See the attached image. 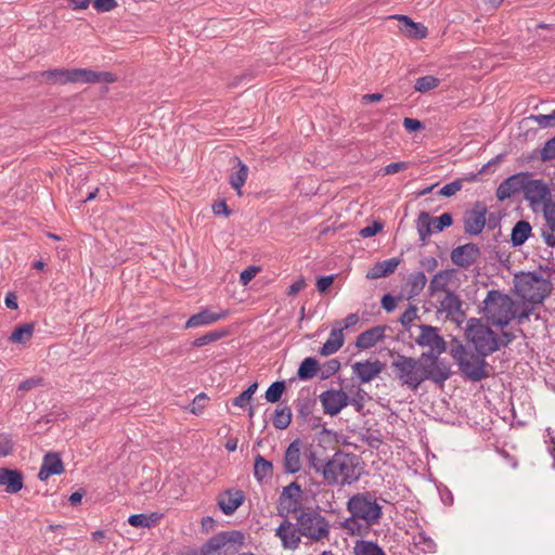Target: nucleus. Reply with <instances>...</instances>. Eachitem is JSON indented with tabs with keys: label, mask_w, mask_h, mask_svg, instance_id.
I'll return each instance as SVG.
<instances>
[{
	"label": "nucleus",
	"mask_w": 555,
	"mask_h": 555,
	"mask_svg": "<svg viewBox=\"0 0 555 555\" xmlns=\"http://www.w3.org/2000/svg\"><path fill=\"white\" fill-rule=\"evenodd\" d=\"M391 367L396 379L401 386H406L411 390H416L421 384L430 379L437 384H443L450 376L449 366L440 359L420 357L418 359L398 354Z\"/></svg>",
	"instance_id": "obj_1"
},
{
	"label": "nucleus",
	"mask_w": 555,
	"mask_h": 555,
	"mask_svg": "<svg viewBox=\"0 0 555 555\" xmlns=\"http://www.w3.org/2000/svg\"><path fill=\"white\" fill-rule=\"evenodd\" d=\"M347 511L350 517L343 521L341 528L350 535H366L383 516L377 499L369 492L352 495L347 502Z\"/></svg>",
	"instance_id": "obj_2"
},
{
	"label": "nucleus",
	"mask_w": 555,
	"mask_h": 555,
	"mask_svg": "<svg viewBox=\"0 0 555 555\" xmlns=\"http://www.w3.org/2000/svg\"><path fill=\"white\" fill-rule=\"evenodd\" d=\"M310 467L331 486L351 485L361 475L358 457L344 452H336L325 463H322L314 453H310Z\"/></svg>",
	"instance_id": "obj_3"
},
{
	"label": "nucleus",
	"mask_w": 555,
	"mask_h": 555,
	"mask_svg": "<svg viewBox=\"0 0 555 555\" xmlns=\"http://www.w3.org/2000/svg\"><path fill=\"white\" fill-rule=\"evenodd\" d=\"M466 338L479 356L487 357L495 352L500 346L509 344L514 335L503 332L499 337L481 319L474 318L467 322Z\"/></svg>",
	"instance_id": "obj_4"
},
{
	"label": "nucleus",
	"mask_w": 555,
	"mask_h": 555,
	"mask_svg": "<svg viewBox=\"0 0 555 555\" xmlns=\"http://www.w3.org/2000/svg\"><path fill=\"white\" fill-rule=\"evenodd\" d=\"M517 308L512 297L496 289L489 291L482 301V313L487 322L501 328L516 318Z\"/></svg>",
	"instance_id": "obj_5"
},
{
	"label": "nucleus",
	"mask_w": 555,
	"mask_h": 555,
	"mask_svg": "<svg viewBox=\"0 0 555 555\" xmlns=\"http://www.w3.org/2000/svg\"><path fill=\"white\" fill-rule=\"evenodd\" d=\"M515 291L519 297L531 304H540L551 291L550 282L533 273L515 276Z\"/></svg>",
	"instance_id": "obj_6"
},
{
	"label": "nucleus",
	"mask_w": 555,
	"mask_h": 555,
	"mask_svg": "<svg viewBox=\"0 0 555 555\" xmlns=\"http://www.w3.org/2000/svg\"><path fill=\"white\" fill-rule=\"evenodd\" d=\"M245 537L240 531L221 532L203 547L202 555H233L243 545Z\"/></svg>",
	"instance_id": "obj_7"
},
{
	"label": "nucleus",
	"mask_w": 555,
	"mask_h": 555,
	"mask_svg": "<svg viewBox=\"0 0 555 555\" xmlns=\"http://www.w3.org/2000/svg\"><path fill=\"white\" fill-rule=\"evenodd\" d=\"M522 193L524 198L534 211L544 209L545 205L553 202L548 184L543 179H533L529 172L525 179Z\"/></svg>",
	"instance_id": "obj_8"
},
{
	"label": "nucleus",
	"mask_w": 555,
	"mask_h": 555,
	"mask_svg": "<svg viewBox=\"0 0 555 555\" xmlns=\"http://www.w3.org/2000/svg\"><path fill=\"white\" fill-rule=\"evenodd\" d=\"M452 357L469 379L478 382L488 376L485 360L479 356L467 352L462 346L452 350Z\"/></svg>",
	"instance_id": "obj_9"
},
{
	"label": "nucleus",
	"mask_w": 555,
	"mask_h": 555,
	"mask_svg": "<svg viewBox=\"0 0 555 555\" xmlns=\"http://www.w3.org/2000/svg\"><path fill=\"white\" fill-rule=\"evenodd\" d=\"M416 344L421 347L428 348V352H424L421 356L427 358L428 362H431L433 358L439 359V356L443 353L447 348V344L439 334L438 328L430 325H420V335L416 338Z\"/></svg>",
	"instance_id": "obj_10"
},
{
	"label": "nucleus",
	"mask_w": 555,
	"mask_h": 555,
	"mask_svg": "<svg viewBox=\"0 0 555 555\" xmlns=\"http://www.w3.org/2000/svg\"><path fill=\"white\" fill-rule=\"evenodd\" d=\"M310 453H313L311 447L304 441L296 439L287 447L283 466L288 474H296L302 468L304 459L310 462Z\"/></svg>",
	"instance_id": "obj_11"
},
{
	"label": "nucleus",
	"mask_w": 555,
	"mask_h": 555,
	"mask_svg": "<svg viewBox=\"0 0 555 555\" xmlns=\"http://www.w3.org/2000/svg\"><path fill=\"white\" fill-rule=\"evenodd\" d=\"M452 221V216L449 212L433 218L428 212L422 211L416 220V228L421 241L426 242L428 236L434 232H441L444 228L450 227Z\"/></svg>",
	"instance_id": "obj_12"
},
{
	"label": "nucleus",
	"mask_w": 555,
	"mask_h": 555,
	"mask_svg": "<svg viewBox=\"0 0 555 555\" xmlns=\"http://www.w3.org/2000/svg\"><path fill=\"white\" fill-rule=\"evenodd\" d=\"M457 286L455 270H442L436 273L429 283V294L431 297L452 293Z\"/></svg>",
	"instance_id": "obj_13"
},
{
	"label": "nucleus",
	"mask_w": 555,
	"mask_h": 555,
	"mask_svg": "<svg viewBox=\"0 0 555 555\" xmlns=\"http://www.w3.org/2000/svg\"><path fill=\"white\" fill-rule=\"evenodd\" d=\"M487 207L477 202L474 207L464 215V230L470 235H478L486 225Z\"/></svg>",
	"instance_id": "obj_14"
},
{
	"label": "nucleus",
	"mask_w": 555,
	"mask_h": 555,
	"mask_svg": "<svg viewBox=\"0 0 555 555\" xmlns=\"http://www.w3.org/2000/svg\"><path fill=\"white\" fill-rule=\"evenodd\" d=\"M301 534L313 540L320 541L327 538L330 526L325 518L321 516H309L300 521Z\"/></svg>",
	"instance_id": "obj_15"
},
{
	"label": "nucleus",
	"mask_w": 555,
	"mask_h": 555,
	"mask_svg": "<svg viewBox=\"0 0 555 555\" xmlns=\"http://www.w3.org/2000/svg\"><path fill=\"white\" fill-rule=\"evenodd\" d=\"M439 301L440 311L447 314L451 321L461 324L464 321V311L459 296L452 292L435 297Z\"/></svg>",
	"instance_id": "obj_16"
},
{
	"label": "nucleus",
	"mask_w": 555,
	"mask_h": 555,
	"mask_svg": "<svg viewBox=\"0 0 555 555\" xmlns=\"http://www.w3.org/2000/svg\"><path fill=\"white\" fill-rule=\"evenodd\" d=\"M320 402L326 414L336 415L348 405V396L343 390L331 389L320 395Z\"/></svg>",
	"instance_id": "obj_17"
},
{
	"label": "nucleus",
	"mask_w": 555,
	"mask_h": 555,
	"mask_svg": "<svg viewBox=\"0 0 555 555\" xmlns=\"http://www.w3.org/2000/svg\"><path fill=\"white\" fill-rule=\"evenodd\" d=\"M116 81V77L114 74L109 72H94L86 68H74L72 69V82H81V83H96V82H107L112 83Z\"/></svg>",
	"instance_id": "obj_18"
},
{
	"label": "nucleus",
	"mask_w": 555,
	"mask_h": 555,
	"mask_svg": "<svg viewBox=\"0 0 555 555\" xmlns=\"http://www.w3.org/2000/svg\"><path fill=\"white\" fill-rule=\"evenodd\" d=\"M480 250L478 246L474 243H467L454 248L451 253V260L454 264L459 267H468L473 264L478 256Z\"/></svg>",
	"instance_id": "obj_19"
},
{
	"label": "nucleus",
	"mask_w": 555,
	"mask_h": 555,
	"mask_svg": "<svg viewBox=\"0 0 555 555\" xmlns=\"http://www.w3.org/2000/svg\"><path fill=\"white\" fill-rule=\"evenodd\" d=\"M527 172L513 175L505 179L496 189V197L504 201L513 196L515 193L522 192Z\"/></svg>",
	"instance_id": "obj_20"
},
{
	"label": "nucleus",
	"mask_w": 555,
	"mask_h": 555,
	"mask_svg": "<svg viewBox=\"0 0 555 555\" xmlns=\"http://www.w3.org/2000/svg\"><path fill=\"white\" fill-rule=\"evenodd\" d=\"M384 367V363L378 360L356 362L351 366L353 374L358 376L361 383L373 380L383 372Z\"/></svg>",
	"instance_id": "obj_21"
},
{
	"label": "nucleus",
	"mask_w": 555,
	"mask_h": 555,
	"mask_svg": "<svg viewBox=\"0 0 555 555\" xmlns=\"http://www.w3.org/2000/svg\"><path fill=\"white\" fill-rule=\"evenodd\" d=\"M229 312L227 310H222L220 312H212L209 309H203L198 313H195L189 318L185 322L184 327L194 328L198 326L210 325L215 322L223 320L228 317Z\"/></svg>",
	"instance_id": "obj_22"
},
{
	"label": "nucleus",
	"mask_w": 555,
	"mask_h": 555,
	"mask_svg": "<svg viewBox=\"0 0 555 555\" xmlns=\"http://www.w3.org/2000/svg\"><path fill=\"white\" fill-rule=\"evenodd\" d=\"M0 487H4L8 493H17L24 487L23 474L17 469L0 468Z\"/></svg>",
	"instance_id": "obj_23"
},
{
	"label": "nucleus",
	"mask_w": 555,
	"mask_h": 555,
	"mask_svg": "<svg viewBox=\"0 0 555 555\" xmlns=\"http://www.w3.org/2000/svg\"><path fill=\"white\" fill-rule=\"evenodd\" d=\"M392 18L399 21V30L412 39H424L427 37V27L421 23H415L406 15H393Z\"/></svg>",
	"instance_id": "obj_24"
},
{
	"label": "nucleus",
	"mask_w": 555,
	"mask_h": 555,
	"mask_svg": "<svg viewBox=\"0 0 555 555\" xmlns=\"http://www.w3.org/2000/svg\"><path fill=\"white\" fill-rule=\"evenodd\" d=\"M244 502V494L241 490H225L218 496V506L225 515L233 514Z\"/></svg>",
	"instance_id": "obj_25"
},
{
	"label": "nucleus",
	"mask_w": 555,
	"mask_h": 555,
	"mask_svg": "<svg viewBox=\"0 0 555 555\" xmlns=\"http://www.w3.org/2000/svg\"><path fill=\"white\" fill-rule=\"evenodd\" d=\"M301 488L296 482L285 487L280 498L281 508L287 513L296 512L300 505Z\"/></svg>",
	"instance_id": "obj_26"
},
{
	"label": "nucleus",
	"mask_w": 555,
	"mask_h": 555,
	"mask_svg": "<svg viewBox=\"0 0 555 555\" xmlns=\"http://www.w3.org/2000/svg\"><path fill=\"white\" fill-rule=\"evenodd\" d=\"M64 472L63 462L57 453L44 455L38 477L40 480H48L52 475H61Z\"/></svg>",
	"instance_id": "obj_27"
},
{
	"label": "nucleus",
	"mask_w": 555,
	"mask_h": 555,
	"mask_svg": "<svg viewBox=\"0 0 555 555\" xmlns=\"http://www.w3.org/2000/svg\"><path fill=\"white\" fill-rule=\"evenodd\" d=\"M386 326L378 325L362 332L356 340L359 349H370L385 338Z\"/></svg>",
	"instance_id": "obj_28"
},
{
	"label": "nucleus",
	"mask_w": 555,
	"mask_h": 555,
	"mask_svg": "<svg viewBox=\"0 0 555 555\" xmlns=\"http://www.w3.org/2000/svg\"><path fill=\"white\" fill-rule=\"evenodd\" d=\"M542 210L546 227V230L542 232V238L546 246L555 247V201L545 205Z\"/></svg>",
	"instance_id": "obj_29"
},
{
	"label": "nucleus",
	"mask_w": 555,
	"mask_h": 555,
	"mask_svg": "<svg viewBox=\"0 0 555 555\" xmlns=\"http://www.w3.org/2000/svg\"><path fill=\"white\" fill-rule=\"evenodd\" d=\"M276 535L281 539L285 548L294 550L300 542V534L293 524L283 521L276 529Z\"/></svg>",
	"instance_id": "obj_30"
},
{
	"label": "nucleus",
	"mask_w": 555,
	"mask_h": 555,
	"mask_svg": "<svg viewBox=\"0 0 555 555\" xmlns=\"http://www.w3.org/2000/svg\"><path fill=\"white\" fill-rule=\"evenodd\" d=\"M400 263V259L390 258L376 262L366 273V279L377 280L392 274Z\"/></svg>",
	"instance_id": "obj_31"
},
{
	"label": "nucleus",
	"mask_w": 555,
	"mask_h": 555,
	"mask_svg": "<svg viewBox=\"0 0 555 555\" xmlns=\"http://www.w3.org/2000/svg\"><path fill=\"white\" fill-rule=\"evenodd\" d=\"M345 337L341 328H338L337 326L334 327L331 333L327 340L323 344V346L320 348V354L323 357H328L331 354L336 353L344 345Z\"/></svg>",
	"instance_id": "obj_32"
},
{
	"label": "nucleus",
	"mask_w": 555,
	"mask_h": 555,
	"mask_svg": "<svg viewBox=\"0 0 555 555\" xmlns=\"http://www.w3.org/2000/svg\"><path fill=\"white\" fill-rule=\"evenodd\" d=\"M234 160L236 163L237 170L230 176L229 182L231 186L236 191V194L242 196V188L248 178L249 169L240 158H235Z\"/></svg>",
	"instance_id": "obj_33"
},
{
	"label": "nucleus",
	"mask_w": 555,
	"mask_h": 555,
	"mask_svg": "<svg viewBox=\"0 0 555 555\" xmlns=\"http://www.w3.org/2000/svg\"><path fill=\"white\" fill-rule=\"evenodd\" d=\"M40 77L49 83H73L72 82V69L67 68H54L40 73Z\"/></svg>",
	"instance_id": "obj_34"
},
{
	"label": "nucleus",
	"mask_w": 555,
	"mask_h": 555,
	"mask_svg": "<svg viewBox=\"0 0 555 555\" xmlns=\"http://www.w3.org/2000/svg\"><path fill=\"white\" fill-rule=\"evenodd\" d=\"M163 514L151 513V514H133L129 516L128 522L135 528H150L160 521Z\"/></svg>",
	"instance_id": "obj_35"
},
{
	"label": "nucleus",
	"mask_w": 555,
	"mask_h": 555,
	"mask_svg": "<svg viewBox=\"0 0 555 555\" xmlns=\"http://www.w3.org/2000/svg\"><path fill=\"white\" fill-rule=\"evenodd\" d=\"M531 225L526 220L518 221L512 231L511 240L514 246L522 245L531 234Z\"/></svg>",
	"instance_id": "obj_36"
},
{
	"label": "nucleus",
	"mask_w": 555,
	"mask_h": 555,
	"mask_svg": "<svg viewBox=\"0 0 555 555\" xmlns=\"http://www.w3.org/2000/svg\"><path fill=\"white\" fill-rule=\"evenodd\" d=\"M35 326L31 323H25L14 328L10 336V340L15 344H26L34 335Z\"/></svg>",
	"instance_id": "obj_37"
},
{
	"label": "nucleus",
	"mask_w": 555,
	"mask_h": 555,
	"mask_svg": "<svg viewBox=\"0 0 555 555\" xmlns=\"http://www.w3.org/2000/svg\"><path fill=\"white\" fill-rule=\"evenodd\" d=\"M273 473V465L270 461L258 454L255 459L254 475L257 480L261 481L264 478L271 477Z\"/></svg>",
	"instance_id": "obj_38"
},
{
	"label": "nucleus",
	"mask_w": 555,
	"mask_h": 555,
	"mask_svg": "<svg viewBox=\"0 0 555 555\" xmlns=\"http://www.w3.org/2000/svg\"><path fill=\"white\" fill-rule=\"evenodd\" d=\"M318 370V361L314 358H306L300 363L297 375L302 380L311 379L317 375Z\"/></svg>",
	"instance_id": "obj_39"
},
{
	"label": "nucleus",
	"mask_w": 555,
	"mask_h": 555,
	"mask_svg": "<svg viewBox=\"0 0 555 555\" xmlns=\"http://www.w3.org/2000/svg\"><path fill=\"white\" fill-rule=\"evenodd\" d=\"M292 422V411L288 406H279L272 417V424L276 429H286Z\"/></svg>",
	"instance_id": "obj_40"
},
{
	"label": "nucleus",
	"mask_w": 555,
	"mask_h": 555,
	"mask_svg": "<svg viewBox=\"0 0 555 555\" xmlns=\"http://www.w3.org/2000/svg\"><path fill=\"white\" fill-rule=\"evenodd\" d=\"M354 555H385V552L370 541H358L353 547Z\"/></svg>",
	"instance_id": "obj_41"
},
{
	"label": "nucleus",
	"mask_w": 555,
	"mask_h": 555,
	"mask_svg": "<svg viewBox=\"0 0 555 555\" xmlns=\"http://www.w3.org/2000/svg\"><path fill=\"white\" fill-rule=\"evenodd\" d=\"M285 382L279 380L274 382L266 391L264 398L270 403H275L280 401L282 395L285 391Z\"/></svg>",
	"instance_id": "obj_42"
},
{
	"label": "nucleus",
	"mask_w": 555,
	"mask_h": 555,
	"mask_svg": "<svg viewBox=\"0 0 555 555\" xmlns=\"http://www.w3.org/2000/svg\"><path fill=\"white\" fill-rule=\"evenodd\" d=\"M427 283L426 275L423 272H416L411 274L409 278V285L411 287L410 293L413 296L418 295L425 287Z\"/></svg>",
	"instance_id": "obj_43"
},
{
	"label": "nucleus",
	"mask_w": 555,
	"mask_h": 555,
	"mask_svg": "<svg viewBox=\"0 0 555 555\" xmlns=\"http://www.w3.org/2000/svg\"><path fill=\"white\" fill-rule=\"evenodd\" d=\"M440 83V80L434 76H424L416 80L415 90L418 92H427L436 89Z\"/></svg>",
	"instance_id": "obj_44"
},
{
	"label": "nucleus",
	"mask_w": 555,
	"mask_h": 555,
	"mask_svg": "<svg viewBox=\"0 0 555 555\" xmlns=\"http://www.w3.org/2000/svg\"><path fill=\"white\" fill-rule=\"evenodd\" d=\"M540 158L543 162L552 160L555 158V135L547 140L541 150Z\"/></svg>",
	"instance_id": "obj_45"
},
{
	"label": "nucleus",
	"mask_w": 555,
	"mask_h": 555,
	"mask_svg": "<svg viewBox=\"0 0 555 555\" xmlns=\"http://www.w3.org/2000/svg\"><path fill=\"white\" fill-rule=\"evenodd\" d=\"M530 118L533 119L541 128L555 127V109L551 114L535 115Z\"/></svg>",
	"instance_id": "obj_46"
},
{
	"label": "nucleus",
	"mask_w": 555,
	"mask_h": 555,
	"mask_svg": "<svg viewBox=\"0 0 555 555\" xmlns=\"http://www.w3.org/2000/svg\"><path fill=\"white\" fill-rule=\"evenodd\" d=\"M258 272H260L259 267L250 266V267L246 268L240 274V283L243 286H246L257 275Z\"/></svg>",
	"instance_id": "obj_47"
},
{
	"label": "nucleus",
	"mask_w": 555,
	"mask_h": 555,
	"mask_svg": "<svg viewBox=\"0 0 555 555\" xmlns=\"http://www.w3.org/2000/svg\"><path fill=\"white\" fill-rule=\"evenodd\" d=\"M13 451V442L9 435L0 434V455L8 456Z\"/></svg>",
	"instance_id": "obj_48"
},
{
	"label": "nucleus",
	"mask_w": 555,
	"mask_h": 555,
	"mask_svg": "<svg viewBox=\"0 0 555 555\" xmlns=\"http://www.w3.org/2000/svg\"><path fill=\"white\" fill-rule=\"evenodd\" d=\"M42 385H43V378H41V377H30L28 379L23 380L18 385V390L20 391H28V390H31V389H34L36 387L42 386Z\"/></svg>",
	"instance_id": "obj_49"
},
{
	"label": "nucleus",
	"mask_w": 555,
	"mask_h": 555,
	"mask_svg": "<svg viewBox=\"0 0 555 555\" xmlns=\"http://www.w3.org/2000/svg\"><path fill=\"white\" fill-rule=\"evenodd\" d=\"M117 7L116 0H93V8L98 12H109Z\"/></svg>",
	"instance_id": "obj_50"
},
{
	"label": "nucleus",
	"mask_w": 555,
	"mask_h": 555,
	"mask_svg": "<svg viewBox=\"0 0 555 555\" xmlns=\"http://www.w3.org/2000/svg\"><path fill=\"white\" fill-rule=\"evenodd\" d=\"M462 189V182L460 180L453 181L449 184H446L440 189L439 194L446 197H450L457 193Z\"/></svg>",
	"instance_id": "obj_51"
},
{
	"label": "nucleus",
	"mask_w": 555,
	"mask_h": 555,
	"mask_svg": "<svg viewBox=\"0 0 555 555\" xmlns=\"http://www.w3.org/2000/svg\"><path fill=\"white\" fill-rule=\"evenodd\" d=\"M383 230V223L374 221L371 225H367L360 230V235L364 238L376 235Z\"/></svg>",
	"instance_id": "obj_52"
},
{
	"label": "nucleus",
	"mask_w": 555,
	"mask_h": 555,
	"mask_svg": "<svg viewBox=\"0 0 555 555\" xmlns=\"http://www.w3.org/2000/svg\"><path fill=\"white\" fill-rule=\"evenodd\" d=\"M358 322L359 315L357 313H350L344 320L336 322V326L338 328H341V331L344 332V330L357 325Z\"/></svg>",
	"instance_id": "obj_53"
},
{
	"label": "nucleus",
	"mask_w": 555,
	"mask_h": 555,
	"mask_svg": "<svg viewBox=\"0 0 555 555\" xmlns=\"http://www.w3.org/2000/svg\"><path fill=\"white\" fill-rule=\"evenodd\" d=\"M417 318V309L414 306H410L401 315L400 321L402 325H410Z\"/></svg>",
	"instance_id": "obj_54"
},
{
	"label": "nucleus",
	"mask_w": 555,
	"mask_h": 555,
	"mask_svg": "<svg viewBox=\"0 0 555 555\" xmlns=\"http://www.w3.org/2000/svg\"><path fill=\"white\" fill-rule=\"evenodd\" d=\"M212 211L215 215H223L224 217H229L231 215V210L223 199L218 201L212 205Z\"/></svg>",
	"instance_id": "obj_55"
},
{
	"label": "nucleus",
	"mask_w": 555,
	"mask_h": 555,
	"mask_svg": "<svg viewBox=\"0 0 555 555\" xmlns=\"http://www.w3.org/2000/svg\"><path fill=\"white\" fill-rule=\"evenodd\" d=\"M406 168H408V163H405V162L391 163L384 168V172H385V175H395V173H397L401 170H404Z\"/></svg>",
	"instance_id": "obj_56"
},
{
	"label": "nucleus",
	"mask_w": 555,
	"mask_h": 555,
	"mask_svg": "<svg viewBox=\"0 0 555 555\" xmlns=\"http://www.w3.org/2000/svg\"><path fill=\"white\" fill-rule=\"evenodd\" d=\"M403 127L409 132H414V131H417V130L422 129L423 125H422V122L418 119L405 117L403 119Z\"/></svg>",
	"instance_id": "obj_57"
},
{
	"label": "nucleus",
	"mask_w": 555,
	"mask_h": 555,
	"mask_svg": "<svg viewBox=\"0 0 555 555\" xmlns=\"http://www.w3.org/2000/svg\"><path fill=\"white\" fill-rule=\"evenodd\" d=\"M334 283V275L322 276L317 281V289L324 293Z\"/></svg>",
	"instance_id": "obj_58"
},
{
	"label": "nucleus",
	"mask_w": 555,
	"mask_h": 555,
	"mask_svg": "<svg viewBox=\"0 0 555 555\" xmlns=\"http://www.w3.org/2000/svg\"><path fill=\"white\" fill-rule=\"evenodd\" d=\"M396 299L389 295V294H386L383 296L382 298V307L387 311V312H391L392 310H395L396 308Z\"/></svg>",
	"instance_id": "obj_59"
},
{
	"label": "nucleus",
	"mask_w": 555,
	"mask_h": 555,
	"mask_svg": "<svg viewBox=\"0 0 555 555\" xmlns=\"http://www.w3.org/2000/svg\"><path fill=\"white\" fill-rule=\"evenodd\" d=\"M251 400V397L244 390L240 396L233 400V404L238 408H245Z\"/></svg>",
	"instance_id": "obj_60"
},
{
	"label": "nucleus",
	"mask_w": 555,
	"mask_h": 555,
	"mask_svg": "<svg viewBox=\"0 0 555 555\" xmlns=\"http://www.w3.org/2000/svg\"><path fill=\"white\" fill-rule=\"evenodd\" d=\"M306 287V282L304 279H299L297 281H295L288 288V292L287 294L289 296H294L296 295L297 293H299L300 291H302L304 288Z\"/></svg>",
	"instance_id": "obj_61"
},
{
	"label": "nucleus",
	"mask_w": 555,
	"mask_h": 555,
	"mask_svg": "<svg viewBox=\"0 0 555 555\" xmlns=\"http://www.w3.org/2000/svg\"><path fill=\"white\" fill-rule=\"evenodd\" d=\"M5 305L9 309L15 310L17 309V299L16 296L12 293H9L5 297Z\"/></svg>",
	"instance_id": "obj_62"
},
{
	"label": "nucleus",
	"mask_w": 555,
	"mask_h": 555,
	"mask_svg": "<svg viewBox=\"0 0 555 555\" xmlns=\"http://www.w3.org/2000/svg\"><path fill=\"white\" fill-rule=\"evenodd\" d=\"M82 496H83V492L76 491L70 494L68 501L72 505H78L81 502Z\"/></svg>",
	"instance_id": "obj_63"
},
{
	"label": "nucleus",
	"mask_w": 555,
	"mask_h": 555,
	"mask_svg": "<svg viewBox=\"0 0 555 555\" xmlns=\"http://www.w3.org/2000/svg\"><path fill=\"white\" fill-rule=\"evenodd\" d=\"M531 313V310L530 309H522L519 313L518 311L516 312V318L518 320V323L519 324H522L526 320L529 319V315Z\"/></svg>",
	"instance_id": "obj_64"
}]
</instances>
